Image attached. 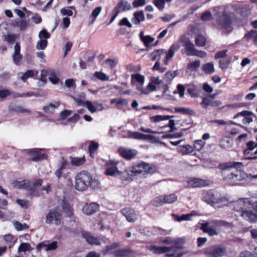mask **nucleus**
Instances as JSON below:
<instances>
[{"label": "nucleus", "mask_w": 257, "mask_h": 257, "mask_svg": "<svg viewBox=\"0 0 257 257\" xmlns=\"http://www.w3.org/2000/svg\"><path fill=\"white\" fill-rule=\"evenodd\" d=\"M200 19L204 22H208L213 19V17L209 11H205L201 16Z\"/></svg>", "instance_id": "a18cd8bd"}, {"label": "nucleus", "mask_w": 257, "mask_h": 257, "mask_svg": "<svg viewBox=\"0 0 257 257\" xmlns=\"http://www.w3.org/2000/svg\"><path fill=\"white\" fill-rule=\"evenodd\" d=\"M61 213L56 209H51L46 215L45 222L48 224L59 225L61 223Z\"/></svg>", "instance_id": "423d86ee"}, {"label": "nucleus", "mask_w": 257, "mask_h": 257, "mask_svg": "<svg viewBox=\"0 0 257 257\" xmlns=\"http://www.w3.org/2000/svg\"><path fill=\"white\" fill-rule=\"evenodd\" d=\"M154 41V38L150 36H145V37L142 38V41L144 42L146 47H149L150 44Z\"/></svg>", "instance_id": "bf43d9fd"}, {"label": "nucleus", "mask_w": 257, "mask_h": 257, "mask_svg": "<svg viewBox=\"0 0 257 257\" xmlns=\"http://www.w3.org/2000/svg\"><path fill=\"white\" fill-rule=\"evenodd\" d=\"M200 66L199 60L189 63L187 65V68L193 71H196Z\"/></svg>", "instance_id": "603ef678"}, {"label": "nucleus", "mask_w": 257, "mask_h": 257, "mask_svg": "<svg viewBox=\"0 0 257 257\" xmlns=\"http://www.w3.org/2000/svg\"><path fill=\"white\" fill-rule=\"evenodd\" d=\"M180 48V45L178 43L173 44L170 48L169 50L166 52L165 60H164L165 64H167V62L170 60L174 56V54Z\"/></svg>", "instance_id": "4be33fe9"}, {"label": "nucleus", "mask_w": 257, "mask_h": 257, "mask_svg": "<svg viewBox=\"0 0 257 257\" xmlns=\"http://www.w3.org/2000/svg\"><path fill=\"white\" fill-rule=\"evenodd\" d=\"M120 245L118 242H113L111 244L107 245L105 246V249L103 250V253L105 254L109 251L114 249Z\"/></svg>", "instance_id": "de8ad7c7"}, {"label": "nucleus", "mask_w": 257, "mask_h": 257, "mask_svg": "<svg viewBox=\"0 0 257 257\" xmlns=\"http://www.w3.org/2000/svg\"><path fill=\"white\" fill-rule=\"evenodd\" d=\"M48 77L49 80L54 84H57L59 80V78L56 76L55 71L52 69H49Z\"/></svg>", "instance_id": "79ce46f5"}, {"label": "nucleus", "mask_w": 257, "mask_h": 257, "mask_svg": "<svg viewBox=\"0 0 257 257\" xmlns=\"http://www.w3.org/2000/svg\"><path fill=\"white\" fill-rule=\"evenodd\" d=\"M246 146L247 147V149L245 150L244 151V153L245 155H249L250 151L257 147V143H255L253 141H249L247 143Z\"/></svg>", "instance_id": "37998d69"}, {"label": "nucleus", "mask_w": 257, "mask_h": 257, "mask_svg": "<svg viewBox=\"0 0 257 257\" xmlns=\"http://www.w3.org/2000/svg\"><path fill=\"white\" fill-rule=\"evenodd\" d=\"M99 205L96 203L86 204L83 208V211L87 215H90L96 212L99 210Z\"/></svg>", "instance_id": "412c9836"}, {"label": "nucleus", "mask_w": 257, "mask_h": 257, "mask_svg": "<svg viewBox=\"0 0 257 257\" xmlns=\"http://www.w3.org/2000/svg\"><path fill=\"white\" fill-rule=\"evenodd\" d=\"M165 203L172 204L174 203L177 199V196L174 194H171L164 196Z\"/></svg>", "instance_id": "49530a36"}, {"label": "nucleus", "mask_w": 257, "mask_h": 257, "mask_svg": "<svg viewBox=\"0 0 257 257\" xmlns=\"http://www.w3.org/2000/svg\"><path fill=\"white\" fill-rule=\"evenodd\" d=\"M119 153L123 158L131 160L137 155V151L134 149L122 148L119 149Z\"/></svg>", "instance_id": "2eb2a0df"}, {"label": "nucleus", "mask_w": 257, "mask_h": 257, "mask_svg": "<svg viewBox=\"0 0 257 257\" xmlns=\"http://www.w3.org/2000/svg\"><path fill=\"white\" fill-rule=\"evenodd\" d=\"M85 106L91 113L96 112L99 107L100 108V109H102V104L97 101L91 102L89 101H85Z\"/></svg>", "instance_id": "b1692460"}, {"label": "nucleus", "mask_w": 257, "mask_h": 257, "mask_svg": "<svg viewBox=\"0 0 257 257\" xmlns=\"http://www.w3.org/2000/svg\"><path fill=\"white\" fill-rule=\"evenodd\" d=\"M153 4L161 11H162L165 8L164 0H153Z\"/></svg>", "instance_id": "864d4df0"}, {"label": "nucleus", "mask_w": 257, "mask_h": 257, "mask_svg": "<svg viewBox=\"0 0 257 257\" xmlns=\"http://www.w3.org/2000/svg\"><path fill=\"white\" fill-rule=\"evenodd\" d=\"M252 112L247 110H243L241 112L237 113L233 118H236L239 116H243L244 118L242 120V122L243 124H249L252 121L253 119L250 116L252 115Z\"/></svg>", "instance_id": "a211bd4d"}, {"label": "nucleus", "mask_w": 257, "mask_h": 257, "mask_svg": "<svg viewBox=\"0 0 257 257\" xmlns=\"http://www.w3.org/2000/svg\"><path fill=\"white\" fill-rule=\"evenodd\" d=\"M177 71H169L167 72L163 77V80L167 83V84H169L171 83L172 80L177 75Z\"/></svg>", "instance_id": "c756f323"}, {"label": "nucleus", "mask_w": 257, "mask_h": 257, "mask_svg": "<svg viewBox=\"0 0 257 257\" xmlns=\"http://www.w3.org/2000/svg\"><path fill=\"white\" fill-rule=\"evenodd\" d=\"M202 70L206 74H211L214 72L213 63H208L202 66Z\"/></svg>", "instance_id": "e433bc0d"}, {"label": "nucleus", "mask_w": 257, "mask_h": 257, "mask_svg": "<svg viewBox=\"0 0 257 257\" xmlns=\"http://www.w3.org/2000/svg\"><path fill=\"white\" fill-rule=\"evenodd\" d=\"M20 45L19 43H16L14 47V53L13 55V60L14 63L17 65H19L20 62L21 61L23 58L22 55L20 54Z\"/></svg>", "instance_id": "5701e85b"}, {"label": "nucleus", "mask_w": 257, "mask_h": 257, "mask_svg": "<svg viewBox=\"0 0 257 257\" xmlns=\"http://www.w3.org/2000/svg\"><path fill=\"white\" fill-rule=\"evenodd\" d=\"M128 137L137 140H152L155 138V137L149 135H145L139 132H130Z\"/></svg>", "instance_id": "aec40b11"}, {"label": "nucleus", "mask_w": 257, "mask_h": 257, "mask_svg": "<svg viewBox=\"0 0 257 257\" xmlns=\"http://www.w3.org/2000/svg\"><path fill=\"white\" fill-rule=\"evenodd\" d=\"M81 235L85 238L88 243L91 245H100L101 243L98 238L92 235L90 233L85 231H81Z\"/></svg>", "instance_id": "f8f14e48"}, {"label": "nucleus", "mask_w": 257, "mask_h": 257, "mask_svg": "<svg viewBox=\"0 0 257 257\" xmlns=\"http://www.w3.org/2000/svg\"><path fill=\"white\" fill-rule=\"evenodd\" d=\"M175 111L176 112L181 113L186 115L195 116L196 115V111L190 108L186 107H175Z\"/></svg>", "instance_id": "bb28decb"}, {"label": "nucleus", "mask_w": 257, "mask_h": 257, "mask_svg": "<svg viewBox=\"0 0 257 257\" xmlns=\"http://www.w3.org/2000/svg\"><path fill=\"white\" fill-rule=\"evenodd\" d=\"M98 144L97 143L91 142L89 146V151L90 153H94L98 148Z\"/></svg>", "instance_id": "338daca9"}, {"label": "nucleus", "mask_w": 257, "mask_h": 257, "mask_svg": "<svg viewBox=\"0 0 257 257\" xmlns=\"http://www.w3.org/2000/svg\"><path fill=\"white\" fill-rule=\"evenodd\" d=\"M164 196H160L154 199L151 203L154 206L159 207L165 204Z\"/></svg>", "instance_id": "58836bf2"}, {"label": "nucleus", "mask_w": 257, "mask_h": 257, "mask_svg": "<svg viewBox=\"0 0 257 257\" xmlns=\"http://www.w3.org/2000/svg\"><path fill=\"white\" fill-rule=\"evenodd\" d=\"M59 104L58 102H56L55 104L50 103L48 105L44 106L43 109L46 113H53L54 109L58 107Z\"/></svg>", "instance_id": "4c0bfd02"}, {"label": "nucleus", "mask_w": 257, "mask_h": 257, "mask_svg": "<svg viewBox=\"0 0 257 257\" xmlns=\"http://www.w3.org/2000/svg\"><path fill=\"white\" fill-rule=\"evenodd\" d=\"M121 212L129 222H134L137 219L138 214L133 209L125 208L121 210Z\"/></svg>", "instance_id": "9d476101"}, {"label": "nucleus", "mask_w": 257, "mask_h": 257, "mask_svg": "<svg viewBox=\"0 0 257 257\" xmlns=\"http://www.w3.org/2000/svg\"><path fill=\"white\" fill-rule=\"evenodd\" d=\"M101 10H102L101 7H98L92 11V12L91 13V15L90 16V18L92 17L90 24H92L94 22L96 18L97 17V16L100 13Z\"/></svg>", "instance_id": "09e8293b"}, {"label": "nucleus", "mask_w": 257, "mask_h": 257, "mask_svg": "<svg viewBox=\"0 0 257 257\" xmlns=\"http://www.w3.org/2000/svg\"><path fill=\"white\" fill-rule=\"evenodd\" d=\"M48 45V41L47 40H41L37 43L36 48L38 50H44L45 49Z\"/></svg>", "instance_id": "6e6d98bb"}, {"label": "nucleus", "mask_w": 257, "mask_h": 257, "mask_svg": "<svg viewBox=\"0 0 257 257\" xmlns=\"http://www.w3.org/2000/svg\"><path fill=\"white\" fill-rule=\"evenodd\" d=\"M50 37V34L46 30H42L39 32V38L41 40H47Z\"/></svg>", "instance_id": "4d7b16f0"}, {"label": "nucleus", "mask_w": 257, "mask_h": 257, "mask_svg": "<svg viewBox=\"0 0 257 257\" xmlns=\"http://www.w3.org/2000/svg\"><path fill=\"white\" fill-rule=\"evenodd\" d=\"M62 209L64 212L67 216L71 217L73 215L72 208L70 205L66 202H63L62 204Z\"/></svg>", "instance_id": "c9c22d12"}, {"label": "nucleus", "mask_w": 257, "mask_h": 257, "mask_svg": "<svg viewBox=\"0 0 257 257\" xmlns=\"http://www.w3.org/2000/svg\"><path fill=\"white\" fill-rule=\"evenodd\" d=\"M240 215L244 219L250 222H257V214L253 210L244 209L242 211Z\"/></svg>", "instance_id": "4468645a"}, {"label": "nucleus", "mask_w": 257, "mask_h": 257, "mask_svg": "<svg viewBox=\"0 0 257 257\" xmlns=\"http://www.w3.org/2000/svg\"><path fill=\"white\" fill-rule=\"evenodd\" d=\"M34 76V72L33 70H28L26 71L21 77L22 80L26 82V80L29 77H32Z\"/></svg>", "instance_id": "052dcab7"}, {"label": "nucleus", "mask_w": 257, "mask_h": 257, "mask_svg": "<svg viewBox=\"0 0 257 257\" xmlns=\"http://www.w3.org/2000/svg\"><path fill=\"white\" fill-rule=\"evenodd\" d=\"M94 75L98 79L102 81L108 80L109 79V77L102 72H95Z\"/></svg>", "instance_id": "680f3d73"}, {"label": "nucleus", "mask_w": 257, "mask_h": 257, "mask_svg": "<svg viewBox=\"0 0 257 257\" xmlns=\"http://www.w3.org/2000/svg\"><path fill=\"white\" fill-rule=\"evenodd\" d=\"M133 252V250L130 248L118 249L114 252V256L115 257H126Z\"/></svg>", "instance_id": "c85d7f7f"}, {"label": "nucleus", "mask_w": 257, "mask_h": 257, "mask_svg": "<svg viewBox=\"0 0 257 257\" xmlns=\"http://www.w3.org/2000/svg\"><path fill=\"white\" fill-rule=\"evenodd\" d=\"M31 250L32 248L29 243H22L18 249V252L20 253L27 251H31Z\"/></svg>", "instance_id": "c03bdc74"}, {"label": "nucleus", "mask_w": 257, "mask_h": 257, "mask_svg": "<svg viewBox=\"0 0 257 257\" xmlns=\"http://www.w3.org/2000/svg\"><path fill=\"white\" fill-rule=\"evenodd\" d=\"M11 95V91L9 89H0V101L4 100L7 96Z\"/></svg>", "instance_id": "5fc2aeb1"}, {"label": "nucleus", "mask_w": 257, "mask_h": 257, "mask_svg": "<svg viewBox=\"0 0 257 257\" xmlns=\"http://www.w3.org/2000/svg\"><path fill=\"white\" fill-rule=\"evenodd\" d=\"M67 164V162L64 160L63 158H62L60 161V164L59 167L57 169L55 172V175L59 179L61 177L62 171L65 169L66 166Z\"/></svg>", "instance_id": "473e14b6"}, {"label": "nucleus", "mask_w": 257, "mask_h": 257, "mask_svg": "<svg viewBox=\"0 0 257 257\" xmlns=\"http://www.w3.org/2000/svg\"><path fill=\"white\" fill-rule=\"evenodd\" d=\"M183 134L182 133H178L175 134H166L164 135L162 137V139H167V138H179L183 136Z\"/></svg>", "instance_id": "0e129e2a"}, {"label": "nucleus", "mask_w": 257, "mask_h": 257, "mask_svg": "<svg viewBox=\"0 0 257 257\" xmlns=\"http://www.w3.org/2000/svg\"><path fill=\"white\" fill-rule=\"evenodd\" d=\"M152 170V169L150 167L149 164L142 162L133 166L130 169L125 170L123 172V176L125 178L126 180L130 179L133 175L137 176L140 174L146 177V175L151 173Z\"/></svg>", "instance_id": "20e7f679"}, {"label": "nucleus", "mask_w": 257, "mask_h": 257, "mask_svg": "<svg viewBox=\"0 0 257 257\" xmlns=\"http://www.w3.org/2000/svg\"><path fill=\"white\" fill-rule=\"evenodd\" d=\"M245 200L243 199H240L238 201L233 202L230 204V207L231 209L240 212L241 213L242 211H243L245 208L246 205Z\"/></svg>", "instance_id": "dca6fc26"}, {"label": "nucleus", "mask_w": 257, "mask_h": 257, "mask_svg": "<svg viewBox=\"0 0 257 257\" xmlns=\"http://www.w3.org/2000/svg\"><path fill=\"white\" fill-rule=\"evenodd\" d=\"M71 163L73 166H79L83 165L85 162V158L84 157L81 158H73L70 157Z\"/></svg>", "instance_id": "f704fd0d"}, {"label": "nucleus", "mask_w": 257, "mask_h": 257, "mask_svg": "<svg viewBox=\"0 0 257 257\" xmlns=\"http://www.w3.org/2000/svg\"><path fill=\"white\" fill-rule=\"evenodd\" d=\"M212 11L214 12V15L216 17V22L219 26L224 29H229L231 28L232 23L231 13H227L224 11L221 12L220 8L219 7H213Z\"/></svg>", "instance_id": "7ed1b4c3"}, {"label": "nucleus", "mask_w": 257, "mask_h": 257, "mask_svg": "<svg viewBox=\"0 0 257 257\" xmlns=\"http://www.w3.org/2000/svg\"><path fill=\"white\" fill-rule=\"evenodd\" d=\"M200 229L203 232L208 233L210 236L217 235L218 232L213 227L209 221H207L201 224Z\"/></svg>", "instance_id": "ddd939ff"}, {"label": "nucleus", "mask_w": 257, "mask_h": 257, "mask_svg": "<svg viewBox=\"0 0 257 257\" xmlns=\"http://www.w3.org/2000/svg\"><path fill=\"white\" fill-rule=\"evenodd\" d=\"M206 185L203 179L196 178H191L187 181V185L190 187H202Z\"/></svg>", "instance_id": "6ab92c4d"}, {"label": "nucleus", "mask_w": 257, "mask_h": 257, "mask_svg": "<svg viewBox=\"0 0 257 257\" xmlns=\"http://www.w3.org/2000/svg\"><path fill=\"white\" fill-rule=\"evenodd\" d=\"M132 78L133 79H135L137 82H139L141 84H143L144 82V77L139 74L132 75Z\"/></svg>", "instance_id": "69168bd1"}, {"label": "nucleus", "mask_w": 257, "mask_h": 257, "mask_svg": "<svg viewBox=\"0 0 257 257\" xmlns=\"http://www.w3.org/2000/svg\"><path fill=\"white\" fill-rule=\"evenodd\" d=\"M118 25L122 26H126L128 28H131L132 27V24L129 22L128 19L126 18H123L118 23Z\"/></svg>", "instance_id": "774afa93"}, {"label": "nucleus", "mask_w": 257, "mask_h": 257, "mask_svg": "<svg viewBox=\"0 0 257 257\" xmlns=\"http://www.w3.org/2000/svg\"><path fill=\"white\" fill-rule=\"evenodd\" d=\"M222 102L219 100L210 99V97H206L205 96L202 97V101L200 103L202 108L204 109H207L209 107L212 108H222Z\"/></svg>", "instance_id": "6e6552de"}, {"label": "nucleus", "mask_w": 257, "mask_h": 257, "mask_svg": "<svg viewBox=\"0 0 257 257\" xmlns=\"http://www.w3.org/2000/svg\"><path fill=\"white\" fill-rule=\"evenodd\" d=\"M212 190L205 192L202 195V200L208 204H214L226 201L224 198L218 197Z\"/></svg>", "instance_id": "0eeeda50"}, {"label": "nucleus", "mask_w": 257, "mask_h": 257, "mask_svg": "<svg viewBox=\"0 0 257 257\" xmlns=\"http://www.w3.org/2000/svg\"><path fill=\"white\" fill-rule=\"evenodd\" d=\"M116 164L110 162L107 164V168L105 170V174L107 175H110L112 176L119 175L120 173H123L117 170L116 167Z\"/></svg>", "instance_id": "f3484780"}, {"label": "nucleus", "mask_w": 257, "mask_h": 257, "mask_svg": "<svg viewBox=\"0 0 257 257\" xmlns=\"http://www.w3.org/2000/svg\"><path fill=\"white\" fill-rule=\"evenodd\" d=\"M232 144V140L226 137L222 139L219 142V146L223 149L230 148Z\"/></svg>", "instance_id": "7c9ffc66"}, {"label": "nucleus", "mask_w": 257, "mask_h": 257, "mask_svg": "<svg viewBox=\"0 0 257 257\" xmlns=\"http://www.w3.org/2000/svg\"><path fill=\"white\" fill-rule=\"evenodd\" d=\"M14 225L16 229L18 231H21L23 229H28L29 226L26 223L22 224L18 221L14 222Z\"/></svg>", "instance_id": "3c124183"}, {"label": "nucleus", "mask_w": 257, "mask_h": 257, "mask_svg": "<svg viewBox=\"0 0 257 257\" xmlns=\"http://www.w3.org/2000/svg\"><path fill=\"white\" fill-rule=\"evenodd\" d=\"M16 23L17 26L20 28L21 30H25L27 28L28 23L26 20H21L20 22H17Z\"/></svg>", "instance_id": "e2e57ef3"}, {"label": "nucleus", "mask_w": 257, "mask_h": 257, "mask_svg": "<svg viewBox=\"0 0 257 257\" xmlns=\"http://www.w3.org/2000/svg\"><path fill=\"white\" fill-rule=\"evenodd\" d=\"M206 39L204 36L202 35L197 36L195 38V44L198 47H203L205 45Z\"/></svg>", "instance_id": "ea45409f"}, {"label": "nucleus", "mask_w": 257, "mask_h": 257, "mask_svg": "<svg viewBox=\"0 0 257 257\" xmlns=\"http://www.w3.org/2000/svg\"><path fill=\"white\" fill-rule=\"evenodd\" d=\"M72 9H74V7L71 6L66 9H62L61 10V12L63 15L72 16L73 15V12L71 10Z\"/></svg>", "instance_id": "13d9d810"}, {"label": "nucleus", "mask_w": 257, "mask_h": 257, "mask_svg": "<svg viewBox=\"0 0 257 257\" xmlns=\"http://www.w3.org/2000/svg\"><path fill=\"white\" fill-rule=\"evenodd\" d=\"M203 253L207 257H223L227 255V250L224 246L215 245L204 248Z\"/></svg>", "instance_id": "39448f33"}, {"label": "nucleus", "mask_w": 257, "mask_h": 257, "mask_svg": "<svg viewBox=\"0 0 257 257\" xmlns=\"http://www.w3.org/2000/svg\"><path fill=\"white\" fill-rule=\"evenodd\" d=\"M131 8V6L130 3H128L125 0L121 1L118 4L116 7L114 8L115 10H118L119 13L120 11H125L130 10Z\"/></svg>", "instance_id": "cd10ccee"}, {"label": "nucleus", "mask_w": 257, "mask_h": 257, "mask_svg": "<svg viewBox=\"0 0 257 257\" xmlns=\"http://www.w3.org/2000/svg\"><path fill=\"white\" fill-rule=\"evenodd\" d=\"M257 35V31L255 30H251L249 32H248L244 36L243 38L245 39L246 41H249L250 39L253 38V41H254L255 38Z\"/></svg>", "instance_id": "8fccbe9b"}, {"label": "nucleus", "mask_w": 257, "mask_h": 257, "mask_svg": "<svg viewBox=\"0 0 257 257\" xmlns=\"http://www.w3.org/2000/svg\"><path fill=\"white\" fill-rule=\"evenodd\" d=\"M42 149H33L28 151V154L31 157L33 161L36 162L41 160H44L46 158L45 154L42 153Z\"/></svg>", "instance_id": "9b49d317"}, {"label": "nucleus", "mask_w": 257, "mask_h": 257, "mask_svg": "<svg viewBox=\"0 0 257 257\" xmlns=\"http://www.w3.org/2000/svg\"><path fill=\"white\" fill-rule=\"evenodd\" d=\"M171 248L166 246H158L156 245H151L149 247V250L156 254H160L167 252L171 251Z\"/></svg>", "instance_id": "393cba45"}, {"label": "nucleus", "mask_w": 257, "mask_h": 257, "mask_svg": "<svg viewBox=\"0 0 257 257\" xmlns=\"http://www.w3.org/2000/svg\"><path fill=\"white\" fill-rule=\"evenodd\" d=\"M145 20V16L143 11H137L134 13V17L132 19V22L135 25H139L141 22Z\"/></svg>", "instance_id": "a878e982"}, {"label": "nucleus", "mask_w": 257, "mask_h": 257, "mask_svg": "<svg viewBox=\"0 0 257 257\" xmlns=\"http://www.w3.org/2000/svg\"><path fill=\"white\" fill-rule=\"evenodd\" d=\"M174 117L173 115H157L150 117V120L152 122H157L163 120H167L170 118Z\"/></svg>", "instance_id": "72a5a7b5"}, {"label": "nucleus", "mask_w": 257, "mask_h": 257, "mask_svg": "<svg viewBox=\"0 0 257 257\" xmlns=\"http://www.w3.org/2000/svg\"><path fill=\"white\" fill-rule=\"evenodd\" d=\"M220 166L223 170L235 168L233 171L224 177V180L231 185H242L252 179H257V174H248L239 170L243 167L241 162H229L221 165Z\"/></svg>", "instance_id": "f257e3e1"}, {"label": "nucleus", "mask_w": 257, "mask_h": 257, "mask_svg": "<svg viewBox=\"0 0 257 257\" xmlns=\"http://www.w3.org/2000/svg\"><path fill=\"white\" fill-rule=\"evenodd\" d=\"M24 185L27 187H29V194L32 196L36 195V188L32 184V182L29 180H25Z\"/></svg>", "instance_id": "a19ab883"}, {"label": "nucleus", "mask_w": 257, "mask_h": 257, "mask_svg": "<svg viewBox=\"0 0 257 257\" xmlns=\"http://www.w3.org/2000/svg\"><path fill=\"white\" fill-rule=\"evenodd\" d=\"M179 41L187 51L186 55L189 56H193V55L191 54L194 53L196 49L195 48L194 45L191 42L190 39L188 37L183 35L180 36Z\"/></svg>", "instance_id": "1a4fd4ad"}, {"label": "nucleus", "mask_w": 257, "mask_h": 257, "mask_svg": "<svg viewBox=\"0 0 257 257\" xmlns=\"http://www.w3.org/2000/svg\"><path fill=\"white\" fill-rule=\"evenodd\" d=\"M193 151V147L189 145L180 146L178 148V152L182 154H188Z\"/></svg>", "instance_id": "2f4dec72"}, {"label": "nucleus", "mask_w": 257, "mask_h": 257, "mask_svg": "<svg viewBox=\"0 0 257 257\" xmlns=\"http://www.w3.org/2000/svg\"><path fill=\"white\" fill-rule=\"evenodd\" d=\"M100 181L93 178L91 175L87 171H81L75 177V188L79 191L86 190L89 187L93 190L100 188Z\"/></svg>", "instance_id": "f03ea898"}]
</instances>
